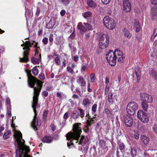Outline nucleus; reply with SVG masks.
<instances>
[{
  "label": "nucleus",
  "mask_w": 157,
  "mask_h": 157,
  "mask_svg": "<svg viewBox=\"0 0 157 157\" xmlns=\"http://www.w3.org/2000/svg\"><path fill=\"white\" fill-rule=\"evenodd\" d=\"M15 138V144L17 148L16 150V157H31L28 154L30 151V149L28 147L24 144V140H22L24 142L21 141L22 134L21 132L17 133L16 135H14Z\"/></svg>",
  "instance_id": "1"
},
{
  "label": "nucleus",
  "mask_w": 157,
  "mask_h": 157,
  "mask_svg": "<svg viewBox=\"0 0 157 157\" xmlns=\"http://www.w3.org/2000/svg\"><path fill=\"white\" fill-rule=\"evenodd\" d=\"M31 71L27 70V73L28 76V84L34 90L33 97H38L42 86V81L37 79L31 74Z\"/></svg>",
  "instance_id": "2"
},
{
  "label": "nucleus",
  "mask_w": 157,
  "mask_h": 157,
  "mask_svg": "<svg viewBox=\"0 0 157 157\" xmlns=\"http://www.w3.org/2000/svg\"><path fill=\"white\" fill-rule=\"evenodd\" d=\"M106 58L110 65L114 66L116 64L117 59L118 62L122 63L124 62L125 57L123 56L122 52L117 49L114 52H109L106 55Z\"/></svg>",
  "instance_id": "3"
},
{
  "label": "nucleus",
  "mask_w": 157,
  "mask_h": 157,
  "mask_svg": "<svg viewBox=\"0 0 157 157\" xmlns=\"http://www.w3.org/2000/svg\"><path fill=\"white\" fill-rule=\"evenodd\" d=\"M81 124L80 123L75 124L73 126V132H69L66 135L67 139L68 140H70V142H67V146L70 148L71 145H73V143L71 142L72 140L75 139L78 140L80 137V135L82 132L81 128L79 126Z\"/></svg>",
  "instance_id": "4"
},
{
  "label": "nucleus",
  "mask_w": 157,
  "mask_h": 157,
  "mask_svg": "<svg viewBox=\"0 0 157 157\" xmlns=\"http://www.w3.org/2000/svg\"><path fill=\"white\" fill-rule=\"evenodd\" d=\"M38 97H33L32 107L35 113L33 119L31 123V126L33 129L36 131L37 130V127H39L41 124V121L39 117H36V109L38 104Z\"/></svg>",
  "instance_id": "5"
},
{
  "label": "nucleus",
  "mask_w": 157,
  "mask_h": 157,
  "mask_svg": "<svg viewBox=\"0 0 157 157\" xmlns=\"http://www.w3.org/2000/svg\"><path fill=\"white\" fill-rule=\"evenodd\" d=\"M139 106L137 103L134 101L129 102L126 107L127 113L131 116L133 115L137 110Z\"/></svg>",
  "instance_id": "6"
},
{
  "label": "nucleus",
  "mask_w": 157,
  "mask_h": 157,
  "mask_svg": "<svg viewBox=\"0 0 157 157\" xmlns=\"http://www.w3.org/2000/svg\"><path fill=\"white\" fill-rule=\"evenodd\" d=\"M105 26L109 30H113L115 27L114 21L109 16L105 17L103 20Z\"/></svg>",
  "instance_id": "7"
},
{
  "label": "nucleus",
  "mask_w": 157,
  "mask_h": 157,
  "mask_svg": "<svg viewBox=\"0 0 157 157\" xmlns=\"http://www.w3.org/2000/svg\"><path fill=\"white\" fill-rule=\"evenodd\" d=\"M137 116L143 123H146L149 121V117L146 113L142 110H139L138 111Z\"/></svg>",
  "instance_id": "8"
},
{
  "label": "nucleus",
  "mask_w": 157,
  "mask_h": 157,
  "mask_svg": "<svg viewBox=\"0 0 157 157\" xmlns=\"http://www.w3.org/2000/svg\"><path fill=\"white\" fill-rule=\"evenodd\" d=\"M140 98L141 100L148 103H151L152 102V97L148 94L145 93H141L140 94Z\"/></svg>",
  "instance_id": "9"
},
{
  "label": "nucleus",
  "mask_w": 157,
  "mask_h": 157,
  "mask_svg": "<svg viewBox=\"0 0 157 157\" xmlns=\"http://www.w3.org/2000/svg\"><path fill=\"white\" fill-rule=\"evenodd\" d=\"M30 50V48L26 46V50L23 52V58H20V61L21 62H27L29 61V59L28 57L29 52L28 51Z\"/></svg>",
  "instance_id": "10"
},
{
  "label": "nucleus",
  "mask_w": 157,
  "mask_h": 157,
  "mask_svg": "<svg viewBox=\"0 0 157 157\" xmlns=\"http://www.w3.org/2000/svg\"><path fill=\"white\" fill-rule=\"evenodd\" d=\"M123 10L125 12H129L131 10V5L129 0H124L123 1Z\"/></svg>",
  "instance_id": "11"
},
{
  "label": "nucleus",
  "mask_w": 157,
  "mask_h": 157,
  "mask_svg": "<svg viewBox=\"0 0 157 157\" xmlns=\"http://www.w3.org/2000/svg\"><path fill=\"white\" fill-rule=\"evenodd\" d=\"M124 121L127 126L130 127L132 125L133 120L132 117L128 115H125Z\"/></svg>",
  "instance_id": "12"
},
{
  "label": "nucleus",
  "mask_w": 157,
  "mask_h": 157,
  "mask_svg": "<svg viewBox=\"0 0 157 157\" xmlns=\"http://www.w3.org/2000/svg\"><path fill=\"white\" fill-rule=\"evenodd\" d=\"M104 38L102 37L99 39V46L100 48L101 49H104L106 48L109 44V41L108 40H106V43H105L104 41Z\"/></svg>",
  "instance_id": "13"
},
{
  "label": "nucleus",
  "mask_w": 157,
  "mask_h": 157,
  "mask_svg": "<svg viewBox=\"0 0 157 157\" xmlns=\"http://www.w3.org/2000/svg\"><path fill=\"white\" fill-rule=\"evenodd\" d=\"M151 17L153 19L157 18V8L154 7L151 8L150 10Z\"/></svg>",
  "instance_id": "14"
},
{
  "label": "nucleus",
  "mask_w": 157,
  "mask_h": 157,
  "mask_svg": "<svg viewBox=\"0 0 157 157\" xmlns=\"http://www.w3.org/2000/svg\"><path fill=\"white\" fill-rule=\"evenodd\" d=\"M140 138L145 145H147L149 144L150 140L148 137L143 135L141 136Z\"/></svg>",
  "instance_id": "15"
},
{
  "label": "nucleus",
  "mask_w": 157,
  "mask_h": 157,
  "mask_svg": "<svg viewBox=\"0 0 157 157\" xmlns=\"http://www.w3.org/2000/svg\"><path fill=\"white\" fill-rule=\"evenodd\" d=\"M55 24V22L53 19H51L48 23L46 25V27L48 29H52L53 28Z\"/></svg>",
  "instance_id": "16"
},
{
  "label": "nucleus",
  "mask_w": 157,
  "mask_h": 157,
  "mask_svg": "<svg viewBox=\"0 0 157 157\" xmlns=\"http://www.w3.org/2000/svg\"><path fill=\"white\" fill-rule=\"evenodd\" d=\"M43 143H50L52 142V138L50 136H45L42 140Z\"/></svg>",
  "instance_id": "17"
},
{
  "label": "nucleus",
  "mask_w": 157,
  "mask_h": 157,
  "mask_svg": "<svg viewBox=\"0 0 157 157\" xmlns=\"http://www.w3.org/2000/svg\"><path fill=\"white\" fill-rule=\"evenodd\" d=\"M89 141V139L87 136H82L79 144H86Z\"/></svg>",
  "instance_id": "18"
},
{
  "label": "nucleus",
  "mask_w": 157,
  "mask_h": 157,
  "mask_svg": "<svg viewBox=\"0 0 157 157\" xmlns=\"http://www.w3.org/2000/svg\"><path fill=\"white\" fill-rule=\"evenodd\" d=\"M135 74L137 77V82H139L140 78L141 72L140 69L139 67L136 68L135 70Z\"/></svg>",
  "instance_id": "19"
},
{
  "label": "nucleus",
  "mask_w": 157,
  "mask_h": 157,
  "mask_svg": "<svg viewBox=\"0 0 157 157\" xmlns=\"http://www.w3.org/2000/svg\"><path fill=\"white\" fill-rule=\"evenodd\" d=\"M77 28L78 29L83 32H85L86 31L87 29L83 25L82 22H79L77 26Z\"/></svg>",
  "instance_id": "20"
},
{
  "label": "nucleus",
  "mask_w": 157,
  "mask_h": 157,
  "mask_svg": "<svg viewBox=\"0 0 157 157\" xmlns=\"http://www.w3.org/2000/svg\"><path fill=\"white\" fill-rule=\"evenodd\" d=\"M91 103V99L85 98L82 101V104L84 106L90 105Z\"/></svg>",
  "instance_id": "21"
},
{
  "label": "nucleus",
  "mask_w": 157,
  "mask_h": 157,
  "mask_svg": "<svg viewBox=\"0 0 157 157\" xmlns=\"http://www.w3.org/2000/svg\"><path fill=\"white\" fill-rule=\"evenodd\" d=\"M71 117L74 120H76L79 117V113L76 110H75L71 113Z\"/></svg>",
  "instance_id": "22"
},
{
  "label": "nucleus",
  "mask_w": 157,
  "mask_h": 157,
  "mask_svg": "<svg viewBox=\"0 0 157 157\" xmlns=\"http://www.w3.org/2000/svg\"><path fill=\"white\" fill-rule=\"evenodd\" d=\"M113 94L112 93H109L108 95V101L109 102L113 104L114 102V99L113 98Z\"/></svg>",
  "instance_id": "23"
},
{
  "label": "nucleus",
  "mask_w": 157,
  "mask_h": 157,
  "mask_svg": "<svg viewBox=\"0 0 157 157\" xmlns=\"http://www.w3.org/2000/svg\"><path fill=\"white\" fill-rule=\"evenodd\" d=\"M87 3L90 7L95 8L96 6V3L92 0H87Z\"/></svg>",
  "instance_id": "24"
},
{
  "label": "nucleus",
  "mask_w": 157,
  "mask_h": 157,
  "mask_svg": "<svg viewBox=\"0 0 157 157\" xmlns=\"http://www.w3.org/2000/svg\"><path fill=\"white\" fill-rule=\"evenodd\" d=\"M78 78L79 82L81 84V86H84L86 85V82L84 80L83 78L82 77H78Z\"/></svg>",
  "instance_id": "25"
},
{
  "label": "nucleus",
  "mask_w": 157,
  "mask_h": 157,
  "mask_svg": "<svg viewBox=\"0 0 157 157\" xmlns=\"http://www.w3.org/2000/svg\"><path fill=\"white\" fill-rule=\"evenodd\" d=\"M105 112L109 117H111L113 115L112 111H110L108 109L106 108L105 109Z\"/></svg>",
  "instance_id": "26"
},
{
  "label": "nucleus",
  "mask_w": 157,
  "mask_h": 157,
  "mask_svg": "<svg viewBox=\"0 0 157 157\" xmlns=\"http://www.w3.org/2000/svg\"><path fill=\"white\" fill-rule=\"evenodd\" d=\"M124 36L128 38H130L131 36V34L129 31L126 28H124Z\"/></svg>",
  "instance_id": "27"
},
{
  "label": "nucleus",
  "mask_w": 157,
  "mask_h": 157,
  "mask_svg": "<svg viewBox=\"0 0 157 157\" xmlns=\"http://www.w3.org/2000/svg\"><path fill=\"white\" fill-rule=\"evenodd\" d=\"M146 102L142 101L141 103V105L143 109L145 111H147L148 107V105Z\"/></svg>",
  "instance_id": "28"
},
{
  "label": "nucleus",
  "mask_w": 157,
  "mask_h": 157,
  "mask_svg": "<svg viewBox=\"0 0 157 157\" xmlns=\"http://www.w3.org/2000/svg\"><path fill=\"white\" fill-rule=\"evenodd\" d=\"M78 110L79 111V116L81 118H83L85 115V111L81 108H78Z\"/></svg>",
  "instance_id": "29"
},
{
  "label": "nucleus",
  "mask_w": 157,
  "mask_h": 157,
  "mask_svg": "<svg viewBox=\"0 0 157 157\" xmlns=\"http://www.w3.org/2000/svg\"><path fill=\"white\" fill-rule=\"evenodd\" d=\"M137 150L136 147L132 148L130 153L133 157H135L137 154Z\"/></svg>",
  "instance_id": "30"
},
{
  "label": "nucleus",
  "mask_w": 157,
  "mask_h": 157,
  "mask_svg": "<svg viewBox=\"0 0 157 157\" xmlns=\"http://www.w3.org/2000/svg\"><path fill=\"white\" fill-rule=\"evenodd\" d=\"M99 144L100 146L102 148H104L106 146L105 141L102 140H99Z\"/></svg>",
  "instance_id": "31"
},
{
  "label": "nucleus",
  "mask_w": 157,
  "mask_h": 157,
  "mask_svg": "<svg viewBox=\"0 0 157 157\" xmlns=\"http://www.w3.org/2000/svg\"><path fill=\"white\" fill-rule=\"evenodd\" d=\"M103 37V38H104V42H105V43H106V40H108V41H109V36L107 34H104L101 35L100 38H101L102 37Z\"/></svg>",
  "instance_id": "32"
},
{
  "label": "nucleus",
  "mask_w": 157,
  "mask_h": 157,
  "mask_svg": "<svg viewBox=\"0 0 157 157\" xmlns=\"http://www.w3.org/2000/svg\"><path fill=\"white\" fill-rule=\"evenodd\" d=\"M60 2L65 6H67L70 2V0H59Z\"/></svg>",
  "instance_id": "33"
},
{
  "label": "nucleus",
  "mask_w": 157,
  "mask_h": 157,
  "mask_svg": "<svg viewBox=\"0 0 157 157\" xmlns=\"http://www.w3.org/2000/svg\"><path fill=\"white\" fill-rule=\"evenodd\" d=\"M31 61L34 64H38L39 63V60L37 58H32L31 59Z\"/></svg>",
  "instance_id": "34"
},
{
  "label": "nucleus",
  "mask_w": 157,
  "mask_h": 157,
  "mask_svg": "<svg viewBox=\"0 0 157 157\" xmlns=\"http://www.w3.org/2000/svg\"><path fill=\"white\" fill-rule=\"evenodd\" d=\"M55 64L56 65L59 66L60 65L61 61L60 59L57 57H56L54 59Z\"/></svg>",
  "instance_id": "35"
},
{
  "label": "nucleus",
  "mask_w": 157,
  "mask_h": 157,
  "mask_svg": "<svg viewBox=\"0 0 157 157\" xmlns=\"http://www.w3.org/2000/svg\"><path fill=\"white\" fill-rule=\"evenodd\" d=\"M11 134V132L10 131H7L5 132L3 136V138L4 139H8L9 136V135Z\"/></svg>",
  "instance_id": "36"
},
{
  "label": "nucleus",
  "mask_w": 157,
  "mask_h": 157,
  "mask_svg": "<svg viewBox=\"0 0 157 157\" xmlns=\"http://www.w3.org/2000/svg\"><path fill=\"white\" fill-rule=\"evenodd\" d=\"M151 75L153 77L155 78L156 80H157V75L156 71L154 70H152L151 72Z\"/></svg>",
  "instance_id": "37"
},
{
  "label": "nucleus",
  "mask_w": 157,
  "mask_h": 157,
  "mask_svg": "<svg viewBox=\"0 0 157 157\" xmlns=\"http://www.w3.org/2000/svg\"><path fill=\"white\" fill-rule=\"evenodd\" d=\"M91 13L90 11L86 12L84 14L83 17L85 18H86L90 17L91 15Z\"/></svg>",
  "instance_id": "38"
},
{
  "label": "nucleus",
  "mask_w": 157,
  "mask_h": 157,
  "mask_svg": "<svg viewBox=\"0 0 157 157\" xmlns=\"http://www.w3.org/2000/svg\"><path fill=\"white\" fill-rule=\"evenodd\" d=\"M96 76L94 74L92 73L90 75V82H94Z\"/></svg>",
  "instance_id": "39"
},
{
  "label": "nucleus",
  "mask_w": 157,
  "mask_h": 157,
  "mask_svg": "<svg viewBox=\"0 0 157 157\" xmlns=\"http://www.w3.org/2000/svg\"><path fill=\"white\" fill-rule=\"evenodd\" d=\"M38 73V70L36 67H35L33 69V73L34 75L35 76L37 75Z\"/></svg>",
  "instance_id": "40"
},
{
  "label": "nucleus",
  "mask_w": 157,
  "mask_h": 157,
  "mask_svg": "<svg viewBox=\"0 0 157 157\" xmlns=\"http://www.w3.org/2000/svg\"><path fill=\"white\" fill-rule=\"evenodd\" d=\"M83 24L85 25L86 29H87L89 30H91L92 29V27L90 24L86 23H84Z\"/></svg>",
  "instance_id": "41"
},
{
  "label": "nucleus",
  "mask_w": 157,
  "mask_h": 157,
  "mask_svg": "<svg viewBox=\"0 0 157 157\" xmlns=\"http://www.w3.org/2000/svg\"><path fill=\"white\" fill-rule=\"evenodd\" d=\"M67 71L71 74H73L74 73L73 68L70 67H67Z\"/></svg>",
  "instance_id": "42"
},
{
  "label": "nucleus",
  "mask_w": 157,
  "mask_h": 157,
  "mask_svg": "<svg viewBox=\"0 0 157 157\" xmlns=\"http://www.w3.org/2000/svg\"><path fill=\"white\" fill-rule=\"evenodd\" d=\"M48 111V110H44L43 114V118L44 120H46L47 117Z\"/></svg>",
  "instance_id": "43"
},
{
  "label": "nucleus",
  "mask_w": 157,
  "mask_h": 157,
  "mask_svg": "<svg viewBox=\"0 0 157 157\" xmlns=\"http://www.w3.org/2000/svg\"><path fill=\"white\" fill-rule=\"evenodd\" d=\"M157 35V28H155L154 30V31L153 33V35L151 36V40H153L155 37Z\"/></svg>",
  "instance_id": "44"
},
{
  "label": "nucleus",
  "mask_w": 157,
  "mask_h": 157,
  "mask_svg": "<svg viewBox=\"0 0 157 157\" xmlns=\"http://www.w3.org/2000/svg\"><path fill=\"white\" fill-rule=\"evenodd\" d=\"M94 120H92V118H90V120H87V123L88 126H90L92 123H94Z\"/></svg>",
  "instance_id": "45"
},
{
  "label": "nucleus",
  "mask_w": 157,
  "mask_h": 157,
  "mask_svg": "<svg viewBox=\"0 0 157 157\" xmlns=\"http://www.w3.org/2000/svg\"><path fill=\"white\" fill-rule=\"evenodd\" d=\"M125 147V145L123 143H120L119 145V148L121 151L123 150Z\"/></svg>",
  "instance_id": "46"
},
{
  "label": "nucleus",
  "mask_w": 157,
  "mask_h": 157,
  "mask_svg": "<svg viewBox=\"0 0 157 157\" xmlns=\"http://www.w3.org/2000/svg\"><path fill=\"white\" fill-rule=\"evenodd\" d=\"M31 13V10L28 9H27L25 10V16L26 17L27 16H28V17H29L30 16V14Z\"/></svg>",
  "instance_id": "47"
},
{
  "label": "nucleus",
  "mask_w": 157,
  "mask_h": 157,
  "mask_svg": "<svg viewBox=\"0 0 157 157\" xmlns=\"http://www.w3.org/2000/svg\"><path fill=\"white\" fill-rule=\"evenodd\" d=\"M97 105L96 104H94L92 106V110L93 112L94 113L96 112L97 110Z\"/></svg>",
  "instance_id": "48"
},
{
  "label": "nucleus",
  "mask_w": 157,
  "mask_h": 157,
  "mask_svg": "<svg viewBox=\"0 0 157 157\" xmlns=\"http://www.w3.org/2000/svg\"><path fill=\"white\" fill-rule=\"evenodd\" d=\"M140 137L139 132L138 131L136 132L134 134V138L136 139H138Z\"/></svg>",
  "instance_id": "49"
},
{
  "label": "nucleus",
  "mask_w": 157,
  "mask_h": 157,
  "mask_svg": "<svg viewBox=\"0 0 157 157\" xmlns=\"http://www.w3.org/2000/svg\"><path fill=\"white\" fill-rule=\"evenodd\" d=\"M39 77L40 79L43 81L45 79L44 75L43 73L40 74L39 76Z\"/></svg>",
  "instance_id": "50"
},
{
  "label": "nucleus",
  "mask_w": 157,
  "mask_h": 157,
  "mask_svg": "<svg viewBox=\"0 0 157 157\" xmlns=\"http://www.w3.org/2000/svg\"><path fill=\"white\" fill-rule=\"evenodd\" d=\"M48 38L47 37H45L43 39L42 42L44 44H46L48 43Z\"/></svg>",
  "instance_id": "51"
},
{
  "label": "nucleus",
  "mask_w": 157,
  "mask_h": 157,
  "mask_svg": "<svg viewBox=\"0 0 157 157\" xmlns=\"http://www.w3.org/2000/svg\"><path fill=\"white\" fill-rule=\"evenodd\" d=\"M134 27H136V26H139L140 25L139 22L138 21L135 20L134 23Z\"/></svg>",
  "instance_id": "52"
},
{
  "label": "nucleus",
  "mask_w": 157,
  "mask_h": 157,
  "mask_svg": "<svg viewBox=\"0 0 157 157\" xmlns=\"http://www.w3.org/2000/svg\"><path fill=\"white\" fill-rule=\"evenodd\" d=\"M134 29L135 30L136 32H138L140 31V25L139 26H136V27H134Z\"/></svg>",
  "instance_id": "53"
},
{
  "label": "nucleus",
  "mask_w": 157,
  "mask_h": 157,
  "mask_svg": "<svg viewBox=\"0 0 157 157\" xmlns=\"http://www.w3.org/2000/svg\"><path fill=\"white\" fill-rule=\"evenodd\" d=\"M63 93L61 92H58L57 93V97L60 98H62Z\"/></svg>",
  "instance_id": "54"
},
{
  "label": "nucleus",
  "mask_w": 157,
  "mask_h": 157,
  "mask_svg": "<svg viewBox=\"0 0 157 157\" xmlns=\"http://www.w3.org/2000/svg\"><path fill=\"white\" fill-rule=\"evenodd\" d=\"M153 130L155 133H157V124H155L154 125Z\"/></svg>",
  "instance_id": "55"
},
{
  "label": "nucleus",
  "mask_w": 157,
  "mask_h": 157,
  "mask_svg": "<svg viewBox=\"0 0 157 157\" xmlns=\"http://www.w3.org/2000/svg\"><path fill=\"white\" fill-rule=\"evenodd\" d=\"M102 2L105 4H108L110 2L111 0H101Z\"/></svg>",
  "instance_id": "56"
},
{
  "label": "nucleus",
  "mask_w": 157,
  "mask_h": 157,
  "mask_svg": "<svg viewBox=\"0 0 157 157\" xmlns=\"http://www.w3.org/2000/svg\"><path fill=\"white\" fill-rule=\"evenodd\" d=\"M49 40L51 42H52L53 41V35L52 34H50L49 37Z\"/></svg>",
  "instance_id": "57"
},
{
  "label": "nucleus",
  "mask_w": 157,
  "mask_h": 157,
  "mask_svg": "<svg viewBox=\"0 0 157 157\" xmlns=\"http://www.w3.org/2000/svg\"><path fill=\"white\" fill-rule=\"evenodd\" d=\"M40 13V9L38 8L37 7V9L36 10V15L37 16H38L39 14Z\"/></svg>",
  "instance_id": "58"
},
{
  "label": "nucleus",
  "mask_w": 157,
  "mask_h": 157,
  "mask_svg": "<svg viewBox=\"0 0 157 157\" xmlns=\"http://www.w3.org/2000/svg\"><path fill=\"white\" fill-rule=\"evenodd\" d=\"M59 138V135L58 134H56L54 135L52 138V140L53 139L54 140H56L58 139Z\"/></svg>",
  "instance_id": "59"
},
{
  "label": "nucleus",
  "mask_w": 157,
  "mask_h": 157,
  "mask_svg": "<svg viewBox=\"0 0 157 157\" xmlns=\"http://www.w3.org/2000/svg\"><path fill=\"white\" fill-rule=\"evenodd\" d=\"M87 66L86 65H84L82 66L81 71L82 72H83L85 71L86 69V68Z\"/></svg>",
  "instance_id": "60"
},
{
  "label": "nucleus",
  "mask_w": 157,
  "mask_h": 157,
  "mask_svg": "<svg viewBox=\"0 0 157 157\" xmlns=\"http://www.w3.org/2000/svg\"><path fill=\"white\" fill-rule=\"evenodd\" d=\"M62 68H63V67H65L66 65V60L65 59L63 60V61L62 62Z\"/></svg>",
  "instance_id": "61"
},
{
  "label": "nucleus",
  "mask_w": 157,
  "mask_h": 157,
  "mask_svg": "<svg viewBox=\"0 0 157 157\" xmlns=\"http://www.w3.org/2000/svg\"><path fill=\"white\" fill-rule=\"evenodd\" d=\"M75 36V33H73L71 34L69 36V38H71L72 39H74Z\"/></svg>",
  "instance_id": "62"
},
{
  "label": "nucleus",
  "mask_w": 157,
  "mask_h": 157,
  "mask_svg": "<svg viewBox=\"0 0 157 157\" xmlns=\"http://www.w3.org/2000/svg\"><path fill=\"white\" fill-rule=\"evenodd\" d=\"M65 13L66 11L64 10H62L60 12V15L62 16H64Z\"/></svg>",
  "instance_id": "63"
},
{
  "label": "nucleus",
  "mask_w": 157,
  "mask_h": 157,
  "mask_svg": "<svg viewBox=\"0 0 157 157\" xmlns=\"http://www.w3.org/2000/svg\"><path fill=\"white\" fill-rule=\"evenodd\" d=\"M78 56H74L73 57V60L75 62L77 61L78 60Z\"/></svg>",
  "instance_id": "64"
}]
</instances>
